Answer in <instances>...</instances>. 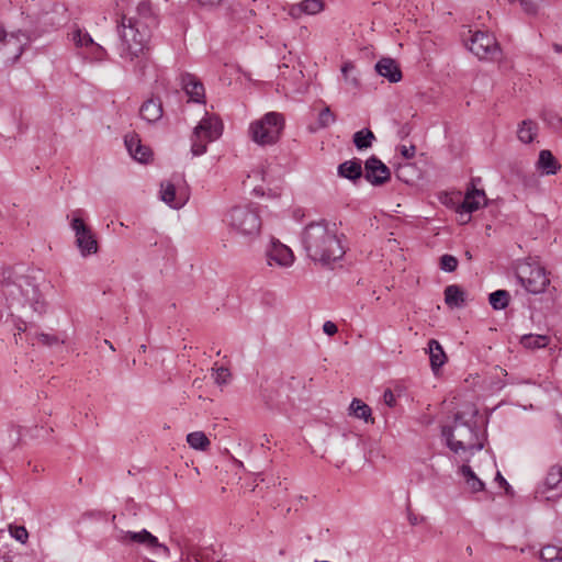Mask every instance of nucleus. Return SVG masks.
<instances>
[{
	"instance_id": "obj_1",
	"label": "nucleus",
	"mask_w": 562,
	"mask_h": 562,
	"mask_svg": "<svg viewBox=\"0 0 562 562\" xmlns=\"http://www.w3.org/2000/svg\"><path fill=\"white\" fill-rule=\"evenodd\" d=\"M4 306L0 308V321L18 336L26 330V323L47 311V303L38 286L27 277H19L3 285Z\"/></svg>"
},
{
	"instance_id": "obj_2",
	"label": "nucleus",
	"mask_w": 562,
	"mask_h": 562,
	"mask_svg": "<svg viewBox=\"0 0 562 562\" xmlns=\"http://www.w3.org/2000/svg\"><path fill=\"white\" fill-rule=\"evenodd\" d=\"M477 414L475 405L467 404L456 414L451 426L442 427V437L460 462H470L484 447L485 430L477 424Z\"/></svg>"
},
{
	"instance_id": "obj_3",
	"label": "nucleus",
	"mask_w": 562,
	"mask_h": 562,
	"mask_svg": "<svg viewBox=\"0 0 562 562\" xmlns=\"http://www.w3.org/2000/svg\"><path fill=\"white\" fill-rule=\"evenodd\" d=\"M301 244L306 256L319 263L340 260L346 252L345 236L335 223L311 222L301 233Z\"/></svg>"
},
{
	"instance_id": "obj_4",
	"label": "nucleus",
	"mask_w": 562,
	"mask_h": 562,
	"mask_svg": "<svg viewBox=\"0 0 562 562\" xmlns=\"http://www.w3.org/2000/svg\"><path fill=\"white\" fill-rule=\"evenodd\" d=\"M155 25L156 16L149 2H140L132 16H124L120 29L122 57L131 61L143 58Z\"/></svg>"
},
{
	"instance_id": "obj_5",
	"label": "nucleus",
	"mask_w": 562,
	"mask_h": 562,
	"mask_svg": "<svg viewBox=\"0 0 562 562\" xmlns=\"http://www.w3.org/2000/svg\"><path fill=\"white\" fill-rule=\"evenodd\" d=\"M223 222L229 232L245 245H251L261 235V217L258 211L249 204L229 207L224 214Z\"/></svg>"
},
{
	"instance_id": "obj_6",
	"label": "nucleus",
	"mask_w": 562,
	"mask_h": 562,
	"mask_svg": "<svg viewBox=\"0 0 562 562\" xmlns=\"http://www.w3.org/2000/svg\"><path fill=\"white\" fill-rule=\"evenodd\" d=\"M284 125V117L281 113L268 112L259 120L251 122L249 135L260 146L273 145L280 139Z\"/></svg>"
},
{
	"instance_id": "obj_7",
	"label": "nucleus",
	"mask_w": 562,
	"mask_h": 562,
	"mask_svg": "<svg viewBox=\"0 0 562 562\" xmlns=\"http://www.w3.org/2000/svg\"><path fill=\"white\" fill-rule=\"evenodd\" d=\"M69 225L74 233L75 245L81 257L98 254L99 244L92 228L85 222L81 211H74L69 216Z\"/></svg>"
},
{
	"instance_id": "obj_8",
	"label": "nucleus",
	"mask_w": 562,
	"mask_h": 562,
	"mask_svg": "<svg viewBox=\"0 0 562 562\" xmlns=\"http://www.w3.org/2000/svg\"><path fill=\"white\" fill-rule=\"evenodd\" d=\"M516 274L521 286L533 295L544 293L550 285L549 272L535 261L520 263Z\"/></svg>"
},
{
	"instance_id": "obj_9",
	"label": "nucleus",
	"mask_w": 562,
	"mask_h": 562,
	"mask_svg": "<svg viewBox=\"0 0 562 562\" xmlns=\"http://www.w3.org/2000/svg\"><path fill=\"white\" fill-rule=\"evenodd\" d=\"M223 132V124L215 116H205L194 127L191 138V151L194 156L206 151L207 143L216 140Z\"/></svg>"
},
{
	"instance_id": "obj_10",
	"label": "nucleus",
	"mask_w": 562,
	"mask_h": 562,
	"mask_svg": "<svg viewBox=\"0 0 562 562\" xmlns=\"http://www.w3.org/2000/svg\"><path fill=\"white\" fill-rule=\"evenodd\" d=\"M160 200L169 207L179 210L190 199V187L186 178H166L160 183Z\"/></svg>"
},
{
	"instance_id": "obj_11",
	"label": "nucleus",
	"mask_w": 562,
	"mask_h": 562,
	"mask_svg": "<svg viewBox=\"0 0 562 562\" xmlns=\"http://www.w3.org/2000/svg\"><path fill=\"white\" fill-rule=\"evenodd\" d=\"M115 539L125 546H142L146 550L155 554H162L165 558L169 554V549L158 541V538L151 535L148 530L142 529L139 531L119 530Z\"/></svg>"
},
{
	"instance_id": "obj_12",
	"label": "nucleus",
	"mask_w": 562,
	"mask_h": 562,
	"mask_svg": "<svg viewBox=\"0 0 562 562\" xmlns=\"http://www.w3.org/2000/svg\"><path fill=\"white\" fill-rule=\"evenodd\" d=\"M266 262L270 268L289 269L295 262L293 250L278 239L272 238L265 250Z\"/></svg>"
},
{
	"instance_id": "obj_13",
	"label": "nucleus",
	"mask_w": 562,
	"mask_h": 562,
	"mask_svg": "<svg viewBox=\"0 0 562 562\" xmlns=\"http://www.w3.org/2000/svg\"><path fill=\"white\" fill-rule=\"evenodd\" d=\"M27 36L21 32L0 31V57L4 61H15L22 54Z\"/></svg>"
},
{
	"instance_id": "obj_14",
	"label": "nucleus",
	"mask_w": 562,
	"mask_h": 562,
	"mask_svg": "<svg viewBox=\"0 0 562 562\" xmlns=\"http://www.w3.org/2000/svg\"><path fill=\"white\" fill-rule=\"evenodd\" d=\"M244 189L256 199H274L281 194L282 186L279 178H249Z\"/></svg>"
},
{
	"instance_id": "obj_15",
	"label": "nucleus",
	"mask_w": 562,
	"mask_h": 562,
	"mask_svg": "<svg viewBox=\"0 0 562 562\" xmlns=\"http://www.w3.org/2000/svg\"><path fill=\"white\" fill-rule=\"evenodd\" d=\"M469 33H471V37L468 47L479 58L484 59L497 54L498 44L492 34L482 31L473 33L470 31Z\"/></svg>"
},
{
	"instance_id": "obj_16",
	"label": "nucleus",
	"mask_w": 562,
	"mask_h": 562,
	"mask_svg": "<svg viewBox=\"0 0 562 562\" xmlns=\"http://www.w3.org/2000/svg\"><path fill=\"white\" fill-rule=\"evenodd\" d=\"M486 204L484 191L479 189L468 190L463 202L457 207L458 222L461 225L469 223L471 214Z\"/></svg>"
},
{
	"instance_id": "obj_17",
	"label": "nucleus",
	"mask_w": 562,
	"mask_h": 562,
	"mask_svg": "<svg viewBox=\"0 0 562 562\" xmlns=\"http://www.w3.org/2000/svg\"><path fill=\"white\" fill-rule=\"evenodd\" d=\"M130 155L140 164H148L153 160L151 149L142 144L139 136L135 133L127 134L124 139Z\"/></svg>"
},
{
	"instance_id": "obj_18",
	"label": "nucleus",
	"mask_w": 562,
	"mask_h": 562,
	"mask_svg": "<svg viewBox=\"0 0 562 562\" xmlns=\"http://www.w3.org/2000/svg\"><path fill=\"white\" fill-rule=\"evenodd\" d=\"M562 483V468L559 465L551 467L543 479V481L537 487V495L544 499H551L550 492L558 490Z\"/></svg>"
},
{
	"instance_id": "obj_19",
	"label": "nucleus",
	"mask_w": 562,
	"mask_h": 562,
	"mask_svg": "<svg viewBox=\"0 0 562 562\" xmlns=\"http://www.w3.org/2000/svg\"><path fill=\"white\" fill-rule=\"evenodd\" d=\"M251 0H240L232 5L231 18L235 27L239 24L244 26L254 20L255 10L251 8Z\"/></svg>"
},
{
	"instance_id": "obj_20",
	"label": "nucleus",
	"mask_w": 562,
	"mask_h": 562,
	"mask_svg": "<svg viewBox=\"0 0 562 562\" xmlns=\"http://www.w3.org/2000/svg\"><path fill=\"white\" fill-rule=\"evenodd\" d=\"M375 71L391 83L402 80V70L397 61L390 57H383L375 64Z\"/></svg>"
},
{
	"instance_id": "obj_21",
	"label": "nucleus",
	"mask_w": 562,
	"mask_h": 562,
	"mask_svg": "<svg viewBox=\"0 0 562 562\" xmlns=\"http://www.w3.org/2000/svg\"><path fill=\"white\" fill-rule=\"evenodd\" d=\"M427 353L429 355L431 370L436 374L447 362V355L441 344L436 339L428 341Z\"/></svg>"
},
{
	"instance_id": "obj_22",
	"label": "nucleus",
	"mask_w": 562,
	"mask_h": 562,
	"mask_svg": "<svg viewBox=\"0 0 562 562\" xmlns=\"http://www.w3.org/2000/svg\"><path fill=\"white\" fill-rule=\"evenodd\" d=\"M459 473L463 477L467 488L472 493L482 492L485 488L484 482L475 474V472L468 464L469 462H462Z\"/></svg>"
},
{
	"instance_id": "obj_23",
	"label": "nucleus",
	"mask_w": 562,
	"mask_h": 562,
	"mask_svg": "<svg viewBox=\"0 0 562 562\" xmlns=\"http://www.w3.org/2000/svg\"><path fill=\"white\" fill-rule=\"evenodd\" d=\"M323 9H324V2L322 0H303L302 2L293 5L290 9V14L293 18L299 19L303 14H310V15L317 14V13L322 12Z\"/></svg>"
},
{
	"instance_id": "obj_24",
	"label": "nucleus",
	"mask_w": 562,
	"mask_h": 562,
	"mask_svg": "<svg viewBox=\"0 0 562 562\" xmlns=\"http://www.w3.org/2000/svg\"><path fill=\"white\" fill-rule=\"evenodd\" d=\"M182 85L190 100L194 102L203 101L205 95L204 87L194 76L186 75L182 78Z\"/></svg>"
},
{
	"instance_id": "obj_25",
	"label": "nucleus",
	"mask_w": 562,
	"mask_h": 562,
	"mask_svg": "<svg viewBox=\"0 0 562 562\" xmlns=\"http://www.w3.org/2000/svg\"><path fill=\"white\" fill-rule=\"evenodd\" d=\"M143 120L148 123H155L162 116V105L159 100L149 99L143 103L139 110Z\"/></svg>"
},
{
	"instance_id": "obj_26",
	"label": "nucleus",
	"mask_w": 562,
	"mask_h": 562,
	"mask_svg": "<svg viewBox=\"0 0 562 562\" xmlns=\"http://www.w3.org/2000/svg\"><path fill=\"white\" fill-rule=\"evenodd\" d=\"M350 416L363 420L367 424H373L372 411L369 405L359 398H353L348 407Z\"/></svg>"
},
{
	"instance_id": "obj_27",
	"label": "nucleus",
	"mask_w": 562,
	"mask_h": 562,
	"mask_svg": "<svg viewBox=\"0 0 562 562\" xmlns=\"http://www.w3.org/2000/svg\"><path fill=\"white\" fill-rule=\"evenodd\" d=\"M538 167L548 176L560 171V165L550 150L543 149L539 154Z\"/></svg>"
},
{
	"instance_id": "obj_28",
	"label": "nucleus",
	"mask_w": 562,
	"mask_h": 562,
	"mask_svg": "<svg viewBox=\"0 0 562 562\" xmlns=\"http://www.w3.org/2000/svg\"><path fill=\"white\" fill-rule=\"evenodd\" d=\"M550 344V337L547 335L527 334L521 336L520 345L529 350H536L547 347Z\"/></svg>"
},
{
	"instance_id": "obj_29",
	"label": "nucleus",
	"mask_w": 562,
	"mask_h": 562,
	"mask_svg": "<svg viewBox=\"0 0 562 562\" xmlns=\"http://www.w3.org/2000/svg\"><path fill=\"white\" fill-rule=\"evenodd\" d=\"M375 140V135L370 128H362L353 134L352 142L358 150L368 149Z\"/></svg>"
},
{
	"instance_id": "obj_30",
	"label": "nucleus",
	"mask_w": 562,
	"mask_h": 562,
	"mask_svg": "<svg viewBox=\"0 0 562 562\" xmlns=\"http://www.w3.org/2000/svg\"><path fill=\"white\" fill-rule=\"evenodd\" d=\"M187 443L190 448L198 451H206L211 441L203 431H192L187 435Z\"/></svg>"
},
{
	"instance_id": "obj_31",
	"label": "nucleus",
	"mask_w": 562,
	"mask_h": 562,
	"mask_svg": "<svg viewBox=\"0 0 562 562\" xmlns=\"http://www.w3.org/2000/svg\"><path fill=\"white\" fill-rule=\"evenodd\" d=\"M445 301L450 307H461L464 303V292L458 285H448L445 290Z\"/></svg>"
},
{
	"instance_id": "obj_32",
	"label": "nucleus",
	"mask_w": 562,
	"mask_h": 562,
	"mask_svg": "<svg viewBox=\"0 0 562 562\" xmlns=\"http://www.w3.org/2000/svg\"><path fill=\"white\" fill-rule=\"evenodd\" d=\"M537 124L532 121H522L517 131V137L521 143L529 144L537 136Z\"/></svg>"
},
{
	"instance_id": "obj_33",
	"label": "nucleus",
	"mask_w": 562,
	"mask_h": 562,
	"mask_svg": "<svg viewBox=\"0 0 562 562\" xmlns=\"http://www.w3.org/2000/svg\"><path fill=\"white\" fill-rule=\"evenodd\" d=\"M338 176H362L361 160L353 158L340 164L338 167Z\"/></svg>"
},
{
	"instance_id": "obj_34",
	"label": "nucleus",
	"mask_w": 562,
	"mask_h": 562,
	"mask_svg": "<svg viewBox=\"0 0 562 562\" xmlns=\"http://www.w3.org/2000/svg\"><path fill=\"white\" fill-rule=\"evenodd\" d=\"M364 169H366L368 176L375 175L378 172L383 173L385 176H390V173H391L389 167L384 162H382L379 158H376L375 156H371L370 158H368L366 160Z\"/></svg>"
},
{
	"instance_id": "obj_35",
	"label": "nucleus",
	"mask_w": 562,
	"mask_h": 562,
	"mask_svg": "<svg viewBox=\"0 0 562 562\" xmlns=\"http://www.w3.org/2000/svg\"><path fill=\"white\" fill-rule=\"evenodd\" d=\"M70 40L72 41L75 46L79 48H89L92 45L93 41L88 32L79 27H76L71 31Z\"/></svg>"
},
{
	"instance_id": "obj_36",
	"label": "nucleus",
	"mask_w": 562,
	"mask_h": 562,
	"mask_svg": "<svg viewBox=\"0 0 562 562\" xmlns=\"http://www.w3.org/2000/svg\"><path fill=\"white\" fill-rule=\"evenodd\" d=\"M490 304L494 310H504L509 302V294L505 290H497L490 294Z\"/></svg>"
},
{
	"instance_id": "obj_37",
	"label": "nucleus",
	"mask_w": 562,
	"mask_h": 562,
	"mask_svg": "<svg viewBox=\"0 0 562 562\" xmlns=\"http://www.w3.org/2000/svg\"><path fill=\"white\" fill-rule=\"evenodd\" d=\"M540 560L543 562H561L562 548L554 546H546L540 551Z\"/></svg>"
},
{
	"instance_id": "obj_38",
	"label": "nucleus",
	"mask_w": 562,
	"mask_h": 562,
	"mask_svg": "<svg viewBox=\"0 0 562 562\" xmlns=\"http://www.w3.org/2000/svg\"><path fill=\"white\" fill-rule=\"evenodd\" d=\"M355 69H356V67L352 63L346 61L341 66V74H342L345 81L349 86L357 88V87H359L360 82H359L358 77L353 75Z\"/></svg>"
},
{
	"instance_id": "obj_39",
	"label": "nucleus",
	"mask_w": 562,
	"mask_h": 562,
	"mask_svg": "<svg viewBox=\"0 0 562 562\" xmlns=\"http://www.w3.org/2000/svg\"><path fill=\"white\" fill-rule=\"evenodd\" d=\"M336 122V115L330 111L329 106H325L318 114V128H326Z\"/></svg>"
},
{
	"instance_id": "obj_40",
	"label": "nucleus",
	"mask_w": 562,
	"mask_h": 562,
	"mask_svg": "<svg viewBox=\"0 0 562 562\" xmlns=\"http://www.w3.org/2000/svg\"><path fill=\"white\" fill-rule=\"evenodd\" d=\"M9 533L12 538L22 544H25L29 540V532L24 526H9Z\"/></svg>"
},
{
	"instance_id": "obj_41",
	"label": "nucleus",
	"mask_w": 562,
	"mask_h": 562,
	"mask_svg": "<svg viewBox=\"0 0 562 562\" xmlns=\"http://www.w3.org/2000/svg\"><path fill=\"white\" fill-rule=\"evenodd\" d=\"M212 376L217 384L223 385L229 381L231 372L225 367H218L213 369Z\"/></svg>"
},
{
	"instance_id": "obj_42",
	"label": "nucleus",
	"mask_w": 562,
	"mask_h": 562,
	"mask_svg": "<svg viewBox=\"0 0 562 562\" xmlns=\"http://www.w3.org/2000/svg\"><path fill=\"white\" fill-rule=\"evenodd\" d=\"M458 267V259L451 255H443L440 258V269L445 272H453Z\"/></svg>"
},
{
	"instance_id": "obj_43",
	"label": "nucleus",
	"mask_w": 562,
	"mask_h": 562,
	"mask_svg": "<svg viewBox=\"0 0 562 562\" xmlns=\"http://www.w3.org/2000/svg\"><path fill=\"white\" fill-rule=\"evenodd\" d=\"M524 11L528 14H535L538 10L537 4L532 0H519Z\"/></svg>"
},
{
	"instance_id": "obj_44",
	"label": "nucleus",
	"mask_w": 562,
	"mask_h": 562,
	"mask_svg": "<svg viewBox=\"0 0 562 562\" xmlns=\"http://www.w3.org/2000/svg\"><path fill=\"white\" fill-rule=\"evenodd\" d=\"M398 150L401 153V155L404 157V158H412L414 157L415 155V151H416V147L414 145H401L398 147Z\"/></svg>"
},
{
	"instance_id": "obj_45",
	"label": "nucleus",
	"mask_w": 562,
	"mask_h": 562,
	"mask_svg": "<svg viewBox=\"0 0 562 562\" xmlns=\"http://www.w3.org/2000/svg\"><path fill=\"white\" fill-rule=\"evenodd\" d=\"M323 331L328 336H334L338 331V327L335 323L327 321L323 324Z\"/></svg>"
},
{
	"instance_id": "obj_46",
	"label": "nucleus",
	"mask_w": 562,
	"mask_h": 562,
	"mask_svg": "<svg viewBox=\"0 0 562 562\" xmlns=\"http://www.w3.org/2000/svg\"><path fill=\"white\" fill-rule=\"evenodd\" d=\"M89 48H90L91 54L93 55V57L95 59H102L103 58L105 52L102 48V46H100L99 44H95V43L92 42V45Z\"/></svg>"
},
{
	"instance_id": "obj_47",
	"label": "nucleus",
	"mask_w": 562,
	"mask_h": 562,
	"mask_svg": "<svg viewBox=\"0 0 562 562\" xmlns=\"http://www.w3.org/2000/svg\"><path fill=\"white\" fill-rule=\"evenodd\" d=\"M383 402L389 407H393L395 405L396 398H395L394 393L391 390H385L384 391V393H383Z\"/></svg>"
},
{
	"instance_id": "obj_48",
	"label": "nucleus",
	"mask_w": 562,
	"mask_h": 562,
	"mask_svg": "<svg viewBox=\"0 0 562 562\" xmlns=\"http://www.w3.org/2000/svg\"><path fill=\"white\" fill-rule=\"evenodd\" d=\"M38 340L45 345H54V344L58 342L57 337L50 336L48 334L38 335Z\"/></svg>"
},
{
	"instance_id": "obj_49",
	"label": "nucleus",
	"mask_w": 562,
	"mask_h": 562,
	"mask_svg": "<svg viewBox=\"0 0 562 562\" xmlns=\"http://www.w3.org/2000/svg\"><path fill=\"white\" fill-rule=\"evenodd\" d=\"M372 187H380L385 183L389 178H364Z\"/></svg>"
},
{
	"instance_id": "obj_50",
	"label": "nucleus",
	"mask_w": 562,
	"mask_h": 562,
	"mask_svg": "<svg viewBox=\"0 0 562 562\" xmlns=\"http://www.w3.org/2000/svg\"><path fill=\"white\" fill-rule=\"evenodd\" d=\"M201 5L213 7L221 2V0H198Z\"/></svg>"
},
{
	"instance_id": "obj_51",
	"label": "nucleus",
	"mask_w": 562,
	"mask_h": 562,
	"mask_svg": "<svg viewBox=\"0 0 562 562\" xmlns=\"http://www.w3.org/2000/svg\"><path fill=\"white\" fill-rule=\"evenodd\" d=\"M495 480L501 484V485H507V482L506 480L503 477L502 473L497 470L496 473H495Z\"/></svg>"
},
{
	"instance_id": "obj_52",
	"label": "nucleus",
	"mask_w": 562,
	"mask_h": 562,
	"mask_svg": "<svg viewBox=\"0 0 562 562\" xmlns=\"http://www.w3.org/2000/svg\"><path fill=\"white\" fill-rule=\"evenodd\" d=\"M484 459L485 461L492 467L494 468L496 465L494 459L487 453V452H484Z\"/></svg>"
},
{
	"instance_id": "obj_53",
	"label": "nucleus",
	"mask_w": 562,
	"mask_h": 562,
	"mask_svg": "<svg viewBox=\"0 0 562 562\" xmlns=\"http://www.w3.org/2000/svg\"><path fill=\"white\" fill-rule=\"evenodd\" d=\"M554 50L557 53H562V46L561 45H554Z\"/></svg>"
},
{
	"instance_id": "obj_54",
	"label": "nucleus",
	"mask_w": 562,
	"mask_h": 562,
	"mask_svg": "<svg viewBox=\"0 0 562 562\" xmlns=\"http://www.w3.org/2000/svg\"><path fill=\"white\" fill-rule=\"evenodd\" d=\"M104 344L108 345V347L111 349V350H114V347L113 345L111 344V341L109 340H104Z\"/></svg>"
},
{
	"instance_id": "obj_55",
	"label": "nucleus",
	"mask_w": 562,
	"mask_h": 562,
	"mask_svg": "<svg viewBox=\"0 0 562 562\" xmlns=\"http://www.w3.org/2000/svg\"><path fill=\"white\" fill-rule=\"evenodd\" d=\"M355 184H358V181L361 179V178H357V177H353V178H350Z\"/></svg>"
}]
</instances>
